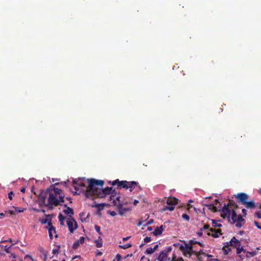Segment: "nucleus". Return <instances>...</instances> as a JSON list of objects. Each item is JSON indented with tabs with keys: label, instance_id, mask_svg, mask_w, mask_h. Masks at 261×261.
Returning <instances> with one entry per match:
<instances>
[{
	"label": "nucleus",
	"instance_id": "nucleus-1",
	"mask_svg": "<svg viewBox=\"0 0 261 261\" xmlns=\"http://www.w3.org/2000/svg\"><path fill=\"white\" fill-rule=\"evenodd\" d=\"M62 192L60 189L55 188L54 185L47 188V192L48 193V197L46 207L53 210L54 206L61 205L60 203L64 201V195L62 194Z\"/></svg>",
	"mask_w": 261,
	"mask_h": 261
},
{
	"label": "nucleus",
	"instance_id": "nucleus-2",
	"mask_svg": "<svg viewBox=\"0 0 261 261\" xmlns=\"http://www.w3.org/2000/svg\"><path fill=\"white\" fill-rule=\"evenodd\" d=\"M230 216L232 221V223L235 224L237 227L241 228L245 223V220L241 215H237L234 210H231L228 205H224L222 210L221 216L224 219H229Z\"/></svg>",
	"mask_w": 261,
	"mask_h": 261
},
{
	"label": "nucleus",
	"instance_id": "nucleus-3",
	"mask_svg": "<svg viewBox=\"0 0 261 261\" xmlns=\"http://www.w3.org/2000/svg\"><path fill=\"white\" fill-rule=\"evenodd\" d=\"M87 181L88 186L85 193L86 196L88 198L90 196H95L98 197V192H96V190L101 189V187H102L105 184L104 181L95 179H88Z\"/></svg>",
	"mask_w": 261,
	"mask_h": 261
},
{
	"label": "nucleus",
	"instance_id": "nucleus-4",
	"mask_svg": "<svg viewBox=\"0 0 261 261\" xmlns=\"http://www.w3.org/2000/svg\"><path fill=\"white\" fill-rule=\"evenodd\" d=\"M109 184L114 186L117 185L118 188H125L126 189H129V191L132 192L135 187V186L138 185V182L135 181H127L126 180L120 181L117 179L113 181H109Z\"/></svg>",
	"mask_w": 261,
	"mask_h": 261
},
{
	"label": "nucleus",
	"instance_id": "nucleus-5",
	"mask_svg": "<svg viewBox=\"0 0 261 261\" xmlns=\"http://www.w3.org/2000/svg\"><path fill=\"white\" fill-rule=\"evenodd\" d=\"M178 199L174 197H169L166 201L167 205H164V211H173L174 210L175 206L177 204Z\"/></svg>",
	"mask_w": 261,
	"mask_h": 261
},
{
	"label": "nucleus",
	"instance_id": "nucleus-6",
	"mask_svg": "<svg viewBox=\"0 0 261 261\" xmlns=\"http://www.w3.org/2000/svg\"><path fill=\"white\" fill-rule=\"evenodd\" d=\"M96 192H98V198H103L105 197L108 194H112L113 195L115 190H113L112 187H107L106 188L101 189L100 190H96Z\"/></svg>",
	"mask_w": 261,
	"mask_h": 261
},
{
	"label": "nucleus",
	"instance_id": "nucleus-7",
	"mask_svg": "<svg viewBox=\"0 0 261 261\" xmlns=\"http://www.w3.org/2000/svg\"><path fill=\"white\" fill-rule=\"evenodd\" d=\"M180 250L185 256L191 257L194 252L192 247L190 246L188 244H185V245L180 246Z\"/></svg>",
	"mask_w": 261,
	"mask_h": 261
},
{
	"label": "nucleus",
	"instance_id": "nucleus-8",
	"mask_svg": "<svg viewBox=\"0 0 261 261\" xmlns=\"http://www.w3.org/2000/svg\"><path fill=\"white\" fill-rule=\"evenodd\" d=\"M67 225L71 233H73L74 230L77 228V222L73 218H69L67 221Z\"/></svg>",
	"mask_w": 261,
	"mask_h": 261
},
{
	"label": "nucleus",
	"instance_id": "nucleus-9",
	"mask_svg": "<svg viewBox=\"0 0 261 261\" xmlns=\"http://www.w3.org/2000/svg\"><path fill=\"white\" fill-rule=\"evenodd\" d=\"M236 198L239 203L244 205L248 199V195L245 193H240L236 196Z\"/></svg>",
	"mask_w": 261,
	"mask_h": 261
},
{
	"label": "nucleus",
	"instance_id": "nucleus-10",
	"mask_svg": "<svg viewBox=\"0 0 261 261\" xmlns=\"http://www.w3.org/2000/svg\"><path fill=\"white\" fill-rule=\"evenodd\" d=\"M48 195V193L47 192V189L45 191H42L39 196V204L40 205H44L46 206V204L47 203H46V199L47 197V196Z\"/></svg>",
	"mask_w": 261,
	"mask_h": 261
},
{
	"label": "nucleus",
	"instance_id": "nucleus-11",
	"mask_svg": "<svg viewBox=\"0 0 261 261\" xmlns=\"http://www.w3.org/2000/svg\"><path fill=\"white\" fill-rule=\"evenodd\" d=\"M172 250V246L168 247L165 250H164V261H171L172 260V255L173 254H175V250H174L173 252L171 253V256H169V253L171 252Z\"/></svg>",
	"mask_w": 261,
	"mask_h": 261
},
{
	"label": "nucleus",
	"instance_id": "nucleus-12",
	"mask_svg": "<svg viewBox=\"0 0 261 261\" xmlns=\"http://www.w3.org/2000/svg\"><path fill=\"white\" fill-rule=\"evenodd\" d=\"M228 245H230L233 248H236L237 247H240L241 243L235 237H233L231 238L229 242L227 243V245H225V247H227Z\"/></svg>",
	"mask_w": 261,
	"mask_h": 261
},
{
	"label": "nucleus",
	"instance_id": "nucleus-13",
	"mask_svg": "<svg viewBox=\"0 0 261 261\" xmlns=\"http://www.w3.org/2000/svg\"><path fill=\"white\" fill-rule=\"evenodd\" d=\"M209 230L212 232V233L210 232H207V234L208 236H212L214 238H218L219 237V235H221V229H215V228H210Z\"/></svg>",
	"mask_w": 261,
	"mask_h": 261
},
{
	"label": "nucleus",
	"instance_id": "nucleus-14",
	"mask_svg": "<svg viewBox=\"0 0 261 261\" xmlns=\"http://www.w3.org/2000/svg\"><path fill=\"white\" fill-rule=\"evenodd\" d=\"M117 209L119 214L120 216H123L127 211L129 210V208L123 207V203H119L117 205Z\"/></svg>",
	"mask_w": 261,
	"mask_h": 261
},
{
	"label": "nucleus",
	"instance_id": "nucleus-15",
	"mask_svg": "<svg viewBox=\"0 0 261 261\" xmlns=\"http://www.w3.org/2000/svg\"><path fill=\"white\" fill-rule=\"evenodd\" d=\"M64 206L66 207V209L64 210L63 211V212L66 215H69L70 217H71L72 215H73L74 214L73 209L72 208H70L69 206H67V205L66 204L64 205Z\"/></svg>",
	"mask_w": 261,
	"mask_h": 261
},
{
	"label": "nucleus",
	"instance_id": "nucleus-16",
	"mask_svg": "<svg viewBox=\"0 0 261 261\" xmlns=\"http://www.w3.org/2000/svg\"><path fill=\"white\" fill-rule=\"evenodd\" d=\"M244 205L247 208L252 209L255 207V203L254 200H251L249 201H247L244 203Z\"/></svg>",
	"mask_w": 261,
	"mask_h": 261
},
{
	"label": "nucleus",
	"instance_id": "nucleus-17",
	"mask_svg": "<svg viewBox=\"0 0 261 261\" xmlns=\"http://www.w3.org/2000/svg\"><path fill=\"white\" fill-rule=\"evenodd\" d=\"M163 230V225H162L160 226V227H157L156 228H155L152 233L155 236H157L162 233Z\"/></svg>",
	"mask_w": 261,
	"mask_h": 261
},
{
	"label": "nucleus",
	"instance_id": "nucleus-18",
	"mask_svg": "<svg viewBox=\"0 0 261 261\" xmlns=\"http://www.w3.org/2000/svg\"><path fill=\"white\" fill-rule=\"evenodd\" d=\"M114 197V195H111L110 196V200H111L112 199H113V203L114 205H117V202L116 201H118V203H123L121 200H120V196H117L116 198V200L114 199L113 198V197Z\"/></svg>",
	"mask_w": 261,
	"mask_h": 261
},
{
	"label": "nucleus",
	"instance_id": "nucleus-19",
	"mask_svg": "<svg viewBox=\"0 0 261 261\" xmlns=\"http://www.w3.org/2000/svg\"><path fill=\"white\" fill-rule=\"evenodd\" d=\"M194 253L196 255V257H197L199 261H202L201 257H200V255H206V253H204L203 250L202 249L200 250L198 252H196L194 251Z\"/></svg>",
	"mask_w": 261,
	"mask_h": 261
},
{
	"label": "nucleus",
	"instance_id": "nucleus-20",
	"mask_svg": "<svg viewBox=\"0 0 261 261\" xmlns=\"http://www.w3.org/2000/svg\"><path fill=\"white\" fill-rule=\"evenodd\" d=\"M53 233H56V229L54 226H51L48 229L49 237L50 240H53Z\"/></svg>",
	"mask_w": 261,
	"mask_h": 261
},
{
	"label": "nucleus",
	"instance_id": "nucleus-21",
	"mask_svg": "<svg viewBox=\"0 0 261 261\" xmlns=\"http://www.w3.org/2000/svg\"><path fill=\"white\" fill-rule=\"evenodd\" d=\"M73 184L74 185H77V186H79L81 187H86L85 184L84 183L83 181L81 179H79L77 180H74L73 181Z\"/></svg>",
	"mask_w": 261,
	"mask_h": 261
},
{
	"label": "nucleus",
	"instance_id": "nucleus-22",
	"mask_svg": "<svg viewBox=\"0 0 261 261\" xmlns=\"http://www.w3.org/2000/svg\"><path fill=\"white\" fill-rule=\"evenodd\" d=\"M94 242L95 243L96 246L97 248H100L102 246V244H103L102 240V239L100 237H99V238L97 240H95Z\"/></svg>",
	"mask_w": 261,
	"mask_h": 261
},
{
	"label": "nucleus",
	"instance_id": "nucleus-23",
	"mask_svg": "<svg viewBox=\"0 0 261 261\" xmlns=\"http://www.w3.org/2000/svg\"><path fill=\"white\" fill-rule=\"evenodd\" d=\"M58 219L60 222L61 225H64V221L65 219V217H64L62 214H60L58 216Z\"/></svg>",
	"mask_w": 261,
	"mask_h": 261
},
{
	"label": "nucleus",
	"instance_id": "nucleus-24",
	"mask_svg": "<svg viewBox=\"0 0 261 261\" xmlns=\"http://www.w3.org/2000/svg\"><path fill=\"white\" fill-rule=\"evenodd\" d=\"M171 261H184V259L181 257H177L174 254L172 255V260Z\"/></svg>",
	"mask_w": 261,
	"mask_h": 261
},
{
	"label": "nucleus",
	"instance_id": "nucleus-25",
	"mask_svg": "<svg viewBox=\"0 0 261 261\" xmlns=\"http://www.w3.org/2000/svg\"><path fill=\"white\" fill-rule=\"evenodd\" d=\"M257 254V252L256 251H247L246 252V256L247 257L250 256H254Z\"/></svg>",
	"mask_w": 261,
	"mask_h": 261
},
{
	"label": "nucleus",
	"instance_id": "nucleus-26",
	"mask_svg": "<svg viewBox=\"0 0 261 261\" xmlns=\"http://www.w3.org/2000/svg\"><path fill=\"white\" fill-rule=\"evenodd\" d=\"M132 246V244H129V243L126 244L124 245H120L119 246V248H120L121 249H127L128 248L131 247Z\"/></svg>",
	"mask_w": 261,
	"mask_h": 261
},
{
	"label": "nucleus",
	"instance_id": "nucleus-27",
	"mask_svg": "<svg viewBox=\"0 0 261 261\" xmlns=\"http://www.w3.org/2000/svg\"><path fill=\"white\" fill-rule=\"evenodd\" d=\"M106 205H108L106 203H100L96 205V207H97L98 211L102 210L104 208V207Z\"/></svg>",
	"mask_w": 261,
	"mask_h": 261
},
{
	"label": "nucleus",
	"instance_id": "nucleus-28",
	"mask_svg": "<svg viewBox=\"0 0 261 261\" xmlns=\"http://www.w3.org/2000/svg\"><path fill=\"white\" fill-rule=\"evenodd\" d=\"M228 205H229V206H233L234 208H237L238 207V205L237 204V203L233 201V200H229V203L228 204Z\"/></svg>",
	"mask_w": 261,
	"mask_h": 261
},
{
	"label": "nucleus",
	"instance_id": "nucleus-29",
	"mask_svg": "<svg viewBox=\"0 0 261 261\" xmlns=\"http://www.w3.org/2000/svg\"><path fill=\"white\" fill-rule=\"evenodd\" d=\"M213 222H212V226L213 227H220L222 226V225L221 224H219L217 223V222L215 220H213Z\"/></svg>",
	"mask_w": 261,
	"mask_h": 261
},
{
	"label": "nucleus",
	"instance_id": "nucleus-30",
	"mask_svg": "<svg viewBox=\"0 0 261 261\" xmlns=\"http://www.w3.org/2000/svg\"><path fill=\"white\" fill-rule=\"evenodd\" d=\"M154 249L152 247H149L148 248L146 251L145 253L148 254H151L154 252Z\"/></svg>",
	"mask_w": 261,
	"mask_h": 261
},
{
	"label": "nucleus",
	"instance_id": "nucleus-31",
	"mask_svg": "<svg viewBox=\"0 0 261 261\" xmlns=\"http://www.w3.org/2000/svg\"><path fill=\"white\" fill-rule=\"evenodd\" d=\"M80 243H79V241H75L73 244V246H72V248L73 249H77L79 247V246H80Z\"/></svg>",
	"mask_w": 261,
	"mask_h": 261
},
{
	"label": "nucleus",
	"instance_id": "nucleus-32",
	"mask_svg": "<svg viewBox=\"0 0 261 261\" xmlns=\"http://www.w3.org/2000/svg\"><path fill=\"white\" fill-rule=\"evenodd\" d=\"M237 249V254H239L241 253L242 251H244L245 252H246V251L244 250L243 248V247H237L236 248Z\"/></svg>",
	"mask_w": 261,
	"mask_h": 261
},
{
	"label": "nucleus",
	"instance_id": "nucleus-33",
	"mask_svg": "<svg viewBox=\"0 0 261 261\" xmlns=\"http://www.w3.org/2000/svg\"><path fill=\"white\" fill-rule=\"evenodd\" d=\"M94 228L95 230L98 233L99 235H102V233L100 231V227L99 226L95 225L94 226Z\"/></svg>",
	"mask_w": 261,
	"mask_h": 261
},
{
	"label": "nucleus",
	"instance_id": "nucleus-34",
	"mask_svg": "<svg viewBox=\"0 0 261 261\" xmlns=\"http://www.w3.org/2000/svg\"><path fill=\"white\" fill-rule=\"evenodd\" d=\"M182 218L184 220H186L187 221H189L190 220V217L187 214H184L182 215Z\"/></svg>",
	"mask_w": 261,
	"mask_h": 261
},
{
	"label": "nucleus",
	"instance_id": "nucleus-35",
	"mask_svg": "<svg viewBox=\"0 0 261 261\" xmlns=\"http://www.w3.org/2000/svg\"><path fill=\"white\" fill-rule=\"evenodd\" d=\"M158 261H163V251H161L158 258Z\"/></svg>",
	"mask_w": 261,
	"mask_h": 261
},
{
	"label": "nucleus",
	"instance_id": "nucleus-36",
	"mask_svg": "<svg viewBox=\"0 0 261 261\" xmlns=\"http://www.w3.org/2000/svg\"><path fill=\"white\" fill-rule=\"evenodd\" d=\"M151 241V237H146L144 239V242L145 243H147L150 242Z\"/></svg>",
	"mask_w": 261,
	"mask_h": 261
},
{
	"label": "nucleus",
	"instance_id": "nucleus-37",
	"mask_svg": "<svg viewBox=\"0 0 261 261\" xmlns=\"http://www.w3.org/2000/svg\"><path fill=\"white\" fill-rule=\"evenodd\" d=\"M60 248V246H58V249H54L53 250L52 253L54 254H56V253H58L59 250Z\"/></svg>",
	"mask_w": 261,
	"mask_h": 261
},
{
	"label": "nucleus",
	"instance_id": "nucleus-38",
	"mask_svg": "<svg viewBox=\"0 0 261 261\" xmlns=\"http://www.w3.org/2000/svg\"><path fill=\"white\" fill-rule=\"evenodd\" d=\"M77 241H79L80 244H83L85 242V238L84 237H80V239L77 240Z\"/></svg>",
	"mask_w": 261,
	"mask_h": 261
},
{
	"label": "nucleus",
	"instance_id": "nucleus-39",
	"mask_svg": "<svg viewBox=\"0 0 261 261\" xmlns=\"http://www.w3.org/2000/svg\"><path fill=\"white\" fill-rule=\"evenodd\" d=\"M209 208L210 209H212L214 212H216L217 211L216 207L215 206L213 205L210 204Z\"/></svg>",
	"mask_w": 261,
	"mask_h": 261
},
{
	"label": "nucleus",
	"instance_id": "nucleus-40",
	"mask_svg": "<svg viewBox=\"0 0 261 261\" xmlns=\"http://www.w3.org/2000/svg\"><path fill=\"white\" fill-rule=\"evenodd\" d=\"M14 195V193L12 191H11L8 194V198L10 199V200H12V197H13V195Z\"/></svg>",
	"mask_w": 261,
	"mask_h": 261
},
{
	"label": "nucleus",
	"instance_id": "nucleus-41",
	"mask_svg": "<svg viewBox=\"0 0 261 261\" xmlns=\"http://www.w3.org/2000/svg\"><path fill=\"white\" fill-rule=\"evenodd\" d=\"M254 224L258 229H261V226L259 225V223L258 222L254 221Z\"/></svg>",
	"mask_w": 261,
	"mask_h": 261
},
{
	"label": "nucleus",
	"instance_id": "nucleus-42",
	"mask_svg": "<svg viewBox=\"0 0 261 261\" xmlns=\"http://www.w3.org/2000/svg\"><path fill=\"white\" fill-rule=\"evenodd\" d=\"M255 216L258 218L261 219V213L260 212H257L255 213Z\"/></svg>",
	"mask_w": 261,
	"mask_h": 261
},
{
	"label": "nucleus",
	"instance_id": "nucleus-43",
	"mask_svg": "<svg viewBox=\"0 0 261 261\" xmlns=\"http://www.w3.org/2000/svg\"><path fill=\"white\" fill-rule=\"evenodd\" d=\"M210 228V225L208 224L204 225L203 228H201L200 230H202L203 229H208Z\"/></svg>",
	"mask_w": 261,
	"mask_h": 261
},
{
	"label": "nucleus",
	"instance_id": "nucleus-44",
	"mask_svg": "<svg viewBox=\"0 0 261 261\" xmlns=\"http://www.w3.org/2000/svg\"><path fill=\"white\" fill-rule=\"evenodd\" d=\"M121 258V256L119 254H117L116 256V259H117V261H119L120 259Z\"/></svg>",
	"mask_w": 261,
	"mask_h": 261
},
{
	"label": "nucleus",
	"instance_id": "nucleus-45",
	"mask_svg": "<svg viewBox=\"0 0 261 261\" xmlns=\"http://www.w3.org/2000/svg\"><path fill=\"white\" fill-rule=\"evenodd\" d=\"M152 222H153V220L151 219L149 221H148V222H147L145 224H143V226H147L149 224H150L151 223H152Z\"/></svg>",
	"mask_w": 261,
	"mask_h": 261
},
{
	"label": "nucleus",
	"instance_id": "nucleus-46",
	"mask_svg": "<svg viewBox=\"0 0 261 261\" xmlns=\"http://www.w3.org/2000/svg\"><path fill=\"white\" fill-rule=\"evenodd\" d=\"M145 220H143V218H141V220L138 222V226H140L143 222H145Z\"/></svg>",
	"mask_w": 261,
	"mask_h": 261
},
{
	"label": "nucleus",
	"instance_id": "nucleus-47",
	"mask_svg": "<svg viewBox=\"0 0 261 261\" xmlns=\"http://www.w3.org/2000/svg\"><path fill=\"white\" fill-rule=\"evenodd\" d=\"M182 245V244H180V243H174L173 246L174 247L179 248L180 249V246Z\"/></svg>",
	"mask_w": 261,
	"mask_h": 261
},
{
	"label": "nucleus",
	"instance_id": "nucleus-48",
	"mask_svg": "<svg viewBox=\"0 0 261 261\" xmlns=\"http://www.w3.org/2000/svg\"><path fill=\"white\" fill-rule=\"evenodd\" d=\"M10 247H7V246H5V251L7 252V253H9L10 252V251H9V249H10Z\"/></svg>",
	"mask_w": 261,
	"mask_h": 261
},
{
	"label": "nucleus",
	"instance_id": "nucleus-49",
	"mask_svg": "<svg viewBox=\"0 0 261 261\" xmlns=\"http://www.w3.org/2000/svg\"><path fill=\"white\" fill-rule=\"evenodd\" d=\"M110 214L112 216H115L116 215V213L115 212V211H110Z\"/></svg>",
	"mask_w": 261,
	"mask_h": 261
},
{
	"label": "nucleus",
	"instance_id": "nucleus-50",
	"mask_svg": "<svg viewBox=\"0 0 261 261\" xmlns=\"http://www.w3.org/2000/svg\"><path fill=\"white\" fill-rule=\"evenodd\" d=\"M48 222V220L47 219H43L41 221L42 224H46Z\"/></svg>",
	"mask_w": 261,
	"mask_h": 261
},
{
	"label": "nucleus",
	"instance_id": "nucleus-51",
	"mask_svg": "<svg viewBox=\"0 0 261 261\" xmlns=\"http://www.w3.org/2000/svg\"><path fill=\"white\" fill-rule=\"evenodd\" d=\"M242 213L243 214V216L245 217L247 215L246 210L245 209L243 208L242 210Z\"/></svg>",
	"mask_w": 261,
	"mask_h": 261
},
{
	"label": "nucleus",
	"instance_id": "nucleus-52",
	"mask_svg": "<svg viewBox=\"0 0 261 261\" xmlns=\"http://www.w3.org/2000/svg\"><path fill=\"white\" fill-rule=\"evenodd\" d=\"M47 224H48V226H49V227H51V226H53L51 220L48 221V222H47Z\"/></svg>",
	"mask_w": 261,
	"mask_h": 261
},
{
	"label": "nucleus",
	"instance_id": "nucleus-53",
	"mask_svg": "<svg viewBox=\"0 0 261 261\" xmlns=\"http://www.w3.org/2000/svg\"><path fill=\"white\" fill-rule=\"evenodd\" d=\"M224 249V251L225 252V254H227L228 252L230 251V248H228V250L225 249Z\"/></svg>",
	"mask_w": 261,
	"mask_h": 261
},
{
	"label": "nucleus",
	"instance_id": "nucleus-54",
	"mask_svg": "<svg viewBox=\"0 0 261 261\" xmlns=\"http://www.w3.org/2000/svg\"><path fill=\"white\" fill-rule=\"evenodd\" d=\"M197 234L199 236L201 237L202 236V230H200V231L198 232Z\"/></svg>",
	"mask_w": 261,
	"mask_h": 261
},
{
	"label": "nucleus",
	"instance_id": "nucleus-55",
	"mask_svg": "<svg viewBox=\"0 0 261 261\" xmlns=\"http://www.w3.org/2000/svg\"><path fill=\"white\" fill-rule=\"evenodd\" d=\"M158 246L159 245L158 244L154 245V247L152 248L153 249H154V251H155L158 248Z\"/></svg>",
	"mask_w": 261,
	"mask_h": 261
},
{
	"label": "nucleus",
	"instance_id": "nucleus-56",
	"mask_svg": "<svg viewBox=\"0 0 261 261\" xmlns=\"http://www.w3.org/2000/svg\"><path fill=\"white\" fill-rule=\"evenodd\" d=\"M139 203V201L137 200H135L134 201V204L135 205H136L137 204V203Z\"/></svg>",
	"mask_w": 261,
	"mask_h": 261
},
{
	"label": "nucleus",
	"instance_id": "nucleus-57",
	"mask_svg": "<svg viewBox=\"0 0 261 261\" xmlns=\"http://www.w3.org/2000/svg\"><path fill=\"white\" fill-rule=\"evenodd\" d=\"M5 216V214L3 213H0V219L2 218Z\"/></svg>",
	"mask_w": 261,
	"mask_h": 261
},
{
	"label": "nucleus",
	"instance_id": "nucleus-58",
	"mask_svg": "<svg viewBox=\"0 0 261 261\" xmlns=\"http://www.w3.org/2000/svg\"><path fill=\"white\" fill-rule=\"evenodd\" d=\"M66 199L70 201V203H72L71 198L70 197H66Z\"/></svg>",
	"mask_w": 261,
	"mask_h": 261
},
{
	"label": "nucleus",
	"instance_id": "nucleus-59",
	"mask_svg": "<svg viewBox=\"0 0 261 261\" xmlns=\"http://www.w3.org/2000/svg\"><path fill=\"white\" fill-rule=\"evenodd\" d=\"M25 189L24 188H22L20 190V191H21V192H23V193H24V192H25Z\"/></svg>",
	"mask_w": 261,
	"mask_h": 261
},
{
	"label": "nucleus",
	"instance_id": "nucleus-60",
	"mask_svg": "<svg viewBox=\"0 0 261 261\" xmlns=\"http://www.w3.org/2000/svg\"><path fill=\"white\" fill-rule=\"evenodd\" d=\"M129 238V237H126V238H123V241H126V240H128Z\"/></svg>",
	"mask_w": 261,
	"mask_h": 261
},
{
	"label": "nucleus",
	"instance_id": "nucleus-61",
	"mask_svg": "<svg viewBox=\"0 0 261 261\" xmlns=\"http://www.w3.org/2000/svg\"><path fill=\"white\" fill-rule=\"evenodd\" d=\"M204 256H206L208 257H212L213 256L212 255H210V254H206V255H205Z\"/></svg>",
	"mask_w": 261,
	"mask_h": 261
},
{
	"label": "nucleus",
	"instance_id": "nucleus-62",
	"mask_svg": "<svg viewBox=\"0 0 261 261\" xmlns=\"http://www.w3.org/2000/svg\"><path fill=\"white\" fill-rule=\"evenodd\" d=\"M102 254V252H99L97 253V256H100Z\"/></svg>",
	"mask_w": 261,
	"mask_h": 261
},
{
	"label": "nucleus",
	"instance_id": "nucleus-63",
	"mask_svg": "<svg viewBox=\"0 0 261 261\" xmlns=\"http://www.w3.org/2000/svg\"><path fill=\"white\" fill-rule=\"evenodd\" d=\"M17 211L19 213H21L23 212V210L19 209L18 210H17Z\"/></svg>",
	"mask_w": 261,
	"mask_h": 261
},
{
	"label": "nucleus",
	"instance_id": "nucleus-64",
	"mask_svg": "<svg viewBox=\"0 0 261 261\" xmlns=\"http://www.w3.org/2000/svg\"><path fill=\"white\" fill-rule=\"evenodd\" d=\"M258 193L259 195H261V189H259L258 190Z\"/></svg>",
	"mask_w": 261,
	"mask_h": 261
}]
</instances>
